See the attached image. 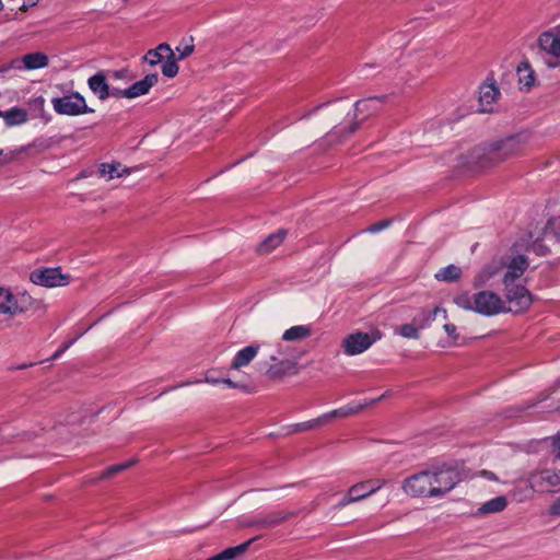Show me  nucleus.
Listing matches in <instances>:
<instances>
[{
  "label": "nucleus",
  "mask_w": 560,
  "mask_h": 560,
  "mask_svg": "<svg viewBox=\"0 0 560 560\" xmlns=\"http://www.w3.org/2000/svg\"><path fill=\"white\" fill-rule=\"evenodd\" d=\"M142 59L150 66L164 61L162 73L168 78L175 77V54L168 44L162 43L156 48L148 50Z\"/></svg>",
  "instance_id": "obj_7"
},
{
  "label": "nucleus",
  "mask_w": 560,
  "mask_h": 560,
  "mask_svg": "<svg viewBox=\"0 0 560 560\" xmlns=\"http://www.w3.org/2000/svg\"><path fill=\"white\" fill-rule=\"evenodd\" d=\"M504 296L506 312L521 313L529 308L533 303V296L527 288L520 283H512L511 285H504Z\"/></svg>",
  "instance_id": "obj_6"
},
{
  "label": "nucleus",
  "mask_w": 560,
  "mask_h": 560,
  "mask_svg": "<svg viewBox=\"0 0 560 560\" xmlns=\"http://www.w3.org/2000/svg\"><path fill=\"white\" fill-rule=\"evenodd\" d=\"M462 269L456 265H448L435 273V279L442 282H455L462 278Z\"/></svg>",
  "instance_id": "obj_31"
},
{
  "label": "nucleus",
  "mask_w": 560,
  "mask_h": 560,
  "mask_svg": "<svg viewBox=\"0 0 560 560\" xmlns=\"http://www.w3.org/2000/svg\"><path fill=\"white\" fill-rule=\"evenodd\" d=\"M357 489L351 491L350 489L348 490L347 494L337 503L336 505V509H343L345 506H347L348 504L350 503H353V502H358L357 498L359 495H357Z\"/></svg>",
  "instance_id": "obj_40"
},
{
  "label": "nucleus",
  "mask_w": 560,
  "mask_h": 560,
  "mask_svg": "<svg viewBox=\"0 0 560 560\" xmlns=\"http://www.w3.org/2000/svg\"><path fill=\"white\" fill-rule=\"evenodd\" d=\"M136 463L135 459L128 460L126 463L112 465L108 468H106L100 476V479H110L117 474L125 471L126 469L130 468Z\"/></svg>",
  "instance_id": "obj_35"
},
{
  "label": "nucleus",
  "mask_w": 560,
  "mask_h": 560,
  "mask_svg": "<svg viewBox=\"0 0 560 560\" xmlns=\"http://www.w3.org/2000/svg\"><path fill=\"white\" fill-rule=\"evenodd\" d=\"M51 104L54 110L59 115L79 116L94 113V109L88 106L85 98L79 92H72L62 97H54Z\"/></svg>",
  "instance_id": "obj_5"
},
{
  "label": "nucleus",
  "mask_w": 560,
  "mask_h": 560,
  "mask_svg": "<svg viewBox=\"0 0 560 560\" xmlns=\"http://www.w3.org/2000/svg\"><path fill=\"white\" fill-rule=\"evenodd\" d=\"M346 112L345 108H342L341 106L339 105H336V106H332L328 113H327V116L328 118L330 119V122H335L337 121L340 116Z\"/></svg>",
  "instance_id": "obj_41"
},
{
  "label": "nucleus",
  "mask_w": 560,
  "mask_h": 560,
  "mask_svg": "<svg viewBox=\"0 0 560 560\" xmlns=\"http://www.w3.org/2000/svg\"><path fill=\"white\" fill-rule=\"evenodd\" d=\"M24 69L34 70L48 66V57L43 52H31L23 56Z\"/></svg>",
  "instance_id": "obj_30"
},
{
  "label": "nucleus",
  "mask_w": 560,
  "mask_h": 560,
  "mask_svg": "<svg viewBox=\"0 0 560 560\" xmlns=\"http://www.w3.org/2000/svg\"><path fill=\"white\" fill-rule=\"evenodd\" d=\"M88 85L101 101H105L110 96V89L103 72H97L90 77L88 80Z\"/></svg>",
  "instance_id": "obj_22"
},
{
  "label": "nucleus",
  "mask_w": 560,
  "mask_h": 560,
  "mask_svg": "<svg viewBox=\"0 0 560 560\" xmlns=\"http://www.w3.org/2000/svg\"><path fill=\"white\" fill-rule=\"evenodd\" d=\"M430 471L423 470L405 479L402 489L411 497L432 498V486Z\"/></svg>",
  "instance_id": "obj_10"
},
{
  "label": "nucleus",
  "mask_w": 560,
  "mask_h": 560,
  "mask_svg": "<svg viewBox=\"0 0 560 560\" xmlns=\"http://www.w3.org/2000/svg\"><path fill=\"white\" fill-rule=\"evenodd\" d=\"M387 95L371 96L359 100L354 104V121L351 122L347 135L353 133L368 117L380 113L387 101Z\"/></svg>",
  "instance_id": "obj_4"
},
{
  "label": "nucleus",
  "mask_w": 560,
  "mask_h": 560,
  "mask_svg": "<svg viewBox=\"0 0 560 560\" xmlns=\"http://www.w3.org/2000/svg\"><path fill=\"white\" fill-rule=\"evenodd\" d=\"M338 132H341V130H334L332 135H336Z\"/></svg>",
  "instance_id": "obj_56"
},
{
  "label": "nucleus",
  "mask_w": 560,
  "mask_h": 560,
  "mask_svg": "<svg viewBox=\"0 0 560 560\" xmlns=\"http://www.w3.org/2000/svg\"><path fill=\"white\" fill-rule=\"evenodd\" d=\"M432 498H440L453 490L460 482V472L451 466L442 465L430 469Z\"/></svg>",
  "instance_id": "obj_3"
},
{
  "label": "nucleus",
  "mask_w": 560,
  "mask_h": 560,
  "mask_svg": "<svg viewBox=\"0 0 560 560\" xmlns=\"http://www.w3.org/2000/svg\"><path fill=\"white\" fill-rule=\"evenodd\" d=\"M377 480H378V479H376V480H372V481H373L372 486H377Z\"/></svg>",
  "instance_id": "obj_54"
},
{
  "label": "nucleus",
  "mask_w": 560,
  "mask_h": 560,
  "mask_svg": "<svg viewBox=\"0 0 560 560\" xmlns=\"http://www.w3.org/2000/svg\"><path fill=\"white\" fill-rule=\"evenodd\" d=\"M27 4H24L21 9L26 10L27 7H34L38 3V0H26Z\"/></svg>",
  "instance_id": "obj_53"
},
{
  "label": "nucleus",
  "mask_w": 560,
  "mask_h": 560,
  "mask_svg": "<svg viewBox=\"0 0 560 560\" xmlns=\"http://www.w3.org/2000/svg\"><path fill=\"white\" fill-rule=\"evenodd\" d=\"M282 358H290L295 361V357L292 354V349L288 346L278 345L276 351L269 353L270 361H278Z\"/></svg>",
  "instance_id": "obj_38"
},
{
  "label": "nucleus",
  "mask_w": 560,
  "mask_h": 560,
  "mask_svg": "<svg viewBox=\"0 0 560 560\" xmlns=\"http://www.w3.org/2000/svg\"><path fill=\"white\" fill-rule=\"evenodd\" d=\"M205 382L209 383V384H212V385H217V384H221L222 378H214V377H211V376H206Z\"/></svg>",
  "instance_id": "obj_51"
},
{
  "label": "nucleus",
  "mask_w": 560,
  "mask_h": 560,
  "mask_svg": "<svg viewBox=\"0 0 560 560\" xmlns=\"http://www.w3.org/2000/svg\"><path fill=\"white\" fill-rule=\"evenodd\" d=\"M382 334L378 330L372 332L357 331L348 335L342 340V349L347 355H357L368 350L375 341L380 340Z\"/></svg>",
  "instance_id": "obj_8"
},
{
  "label": "nucleus",
  "mask_w": 560,
  "mask_h": 560,
  "mask_svg": "<svg viewBox=\"0 0 560 560\" xmlns=\"http://www.w3.org/2000/svg\"><path fill=\"white\" fill-rule=\"evenodd\" d=\"M324 424H325V422H324L323 416H320L316 419L294 424L293 431L294 432L310 431V430H314Z\"/></svg>",
  "instance_id": "obj_36"
},
{
  "label": "nucleus",
  "mask_w": 560,
  "mask_h": 560,
  "mask_svg": "<svg viewBox=\"0 0 560 560\" xmlns=\"http://www.w3.org/2000/svg\"><path fill=\"white\" fill-rule=\"evenodd\" d=\"M23 68H24V61H23V57H22V58L13 59L9 65L1 67L0 72H5L9 69H19L20 70Z\"/></svg>",
  "instance_id": "obj_42"
},
{
  "label": "nucleus",
  "mask_w": 560,
  "mask_h": 560,
  "mask_svg": "<svg viewBox=\"0 0 560 560\" xmlns=\"http://www.w3.org/2000/svg\"><path fill=\"white\" fill-rule=\"evenodd\" d=\"M257 539V537H254L252 539H248L247 541L235 546L224 549L222 552L207 559V560H233L236 557L242 556L246 552V550L249 548V546Z\"/></svg>",
  "instance_id": "obj_24"
},
{
  "label": "nucleus",
  "mask_w": 560,
  "mask_h": 560,
  "mask_svg": "<svg viewBox=\"0 0 560 560\" xmlns=\"http://www.w3.org/2000/svg\"><path fill=\"white\" fill-rule=\"evenodd\" d=\"M438 317L445 320L447 319V311L443 307L435 306L432 310H421L413 318V323L419 325V328L424 329L431 326Z\"/></svg>",
  "instance_id": "obj_19"
},
{
  "label": "nucleus",
  "mask_w": 560,
  "mask_h": 560,
  "mask_svg": "<svg viewBox=\"0 0 560 560\" xmlns=\"http://www.w3.org/2000/svg\"><path fill=\"white\" fill-rule=\"evenodd\" d=\"M392 221L390 220H382V221H378L374 224H372L371 226L368 228V231L370 233H377L382 230H384L385 228H388L390 225Z\"/></svg>",
  "instance_id": "obj_43"
},
{
  "label": "nucleus",
  "mask_w": 560,
  "mask_h": 560,
  "mask_svg": "<svg viewBox=\"0 0 560 560\" xmlns=\"http://www.w3.org/2000/svg\"><path fill=\"white\" fill-rule=\"evenodd\" d=\"M124 92H125V90L113 89V91H110V96H114V97H125Z\"/></svg>",
  "instance_id": "obj_50"
},
{
  "label": "nucleus",
  "mask_w": 560,
  "mask_h": 560,
  "mask_svg": "<svg viewBox=\"0 0 560 560\" xmlns=\"http://www.w3.org/2000/svg\"><path fill=\"white\" fill-rule=\"evenodd\" d=\"M506 265L503 271L502 282L504 285L516 283L528 268V260L524 255H517L505 259Z\"/></svg>",
  "instance_id": "obj_12"
},
{
  "label": "nucleus",
  "mask_w": 560,
  "mask_h": 560,
  "mask_svg": "<svg viewBox=\"0 0 560 560\" xmlns=\"http://www.w3.org/2000/svg\"><path fill=\"white\" fill-rule=\"evenodd\" d=\"M311 335H312L311 325H298V326H293V327L287 329L282 334V340L288 341V342L301 341V340H304V339L311 337Z\"/></svg>",
  "instance_id": "obj_25"
},
{
  "label": "nucleus",
  "mask_w": 560,
  "mask_h": 560,
  "mask_svg": "<svg viewBox=\"0 0 560 560\" xmlns=\"http://www.w3.org/2000/svg\"><path fill=\"white\" fill-rule=\"evenodd\" d=\"M386 396H387L386 394H383L382 396H380L377 398L364 400V402H362V404H348L338 409L331 410V411L323 415L324 422L326 424L327 422H329L330 420L336 419V418H347L349 416L357 415L360 411H362L363 409L374 406L375 404L381 401Z\"/></svg>",
  "instance_id": "obj_13"
},
{
  "label": "nucleus",
  "mask_w": 560,
  "mask_h": 560,
  "mask_svg": "<svg viewBox=\"0 0 560 560\" xmlns=\"http://www.w3.org/2000/svg\"><path fill=\"white\" fill-rule=\"evenodd\" d=\"M2 155H3V150H2V149H0V156H2Z\"/></svg>",
  "instance_id": "obj_57"
},
{
  "label": "nucleus",
  "mask_w": 560,
  "mask_h": 560,
  "mask_svg": "<svg viewBox=\"0 0 560 560\" xmlns=\"http://www.w3.org/2000/svg\"><path fill=\"white\" fill-rule=\"evenodd\" d=\"M445 332L447 336L453 340L456 341L458 339L457 328L454 324H444L443 326Z\"/></svg>",
  "instance_id": "obj_45"
},
{
  "label": "nucleus",
  "mask_w": 560,
  "mask_h": 560,
  "mask_svg": "<svg viewBox=\"0 0 560 560\" xmlns=\"http://www.w3.org/2000/svg\"><path fill=\"white\" fill-rule=\"evenodd\" d=\"M2 115V112L0 110V116Z\"/></svg>",
  "instance_id": "obj_58"
},
{
  "label": "nucleus",
  "mask_w": 560,
  "mask_h": 560,
  "mask_svg": "<svg viewBox=\"0 0 560 560\" xmlns=\"http://www.w3.org/2000/svg\"><path fill=\"white\" fill-rule=\"evenodd\" d=\"M295 513L291 511H272L266 515H260L248 522L247 526L257 528H272L276 527L290 517L294 516Z\"/></svg>",
  "instance_id": "obj_16"
},
{
  "label": "nucleus",
  "mask_w": 560,
  "mask_h": 560,
  "mask_svg": "<svg viewBox=\"0 0 560 560\" xmlns=\"http://www.w3.org/2000/svg\"><path fill=\"white\" fill-rule=\"evenodd\" d=\"M508 505V500L504 495L495 497L488 502L483 503L478 509V514L486 515L491 513H499L503 511Z\"/></svg>",
  "instance_id": "obj_29"
},
{
  "label": "nucleus",
  "mask_w": 560,
  "mask_h": 560,
  "mask_svg": "<svg viewBox=\"0 0 560 560\" xmlns=\"http://www.w3.org/2000/svg\"><path fill=\"white\" fill-rule=\"evenodd\" d=\"M221 384H225L226 386H229L231 388H241V389L246 388L245 385H243L241 383L233 382L231 378H222Z\"/></svg>",
  "instance_id": "obj_48"
},
{
  "label": "nucleus",
  "mask_w": 560,
  "mask_h": 560,
  "mask_svg": "<svg viewBox=\"0 0 560 560\" xmlns=\"http://www.w3.org/2000/svg\"><path fill=\"white\" fill-rule=\"evenodd\" d=\"M551 454L560 459V435L550 439Z\"/></svg>",
  "instance_id": "obj_44"
},
{
  "label": "nucleus",
  "mask_w": 560,
  "mask_h": 560,
  "mask_svg": "<svg viewBox=\"0 0 560 560\" xmlns=\"http://www.w3.org/2000/svg\"><path fill=\"white\" fill-rule=\"evenodd\" d=\"M372 480H365L353 485L349 489L351 491L357 489L355 493L359 495L357 500L360 501L378 491L385 485V480H377V486H372Z\"/></svg>",
  "instance_id": "obj_27"
},
{
  "label": "nucleus",
  "mask_w": 560,
  "mask_h": 560,
  "mask_svg": "<svg viewBox=\"0 0 560 560\" xmlns=\"http://www.w3.org/2000/svg\"><path fill=\"white\" fill-rule=\"evenodd\" d=\"M454 304L465 311H471L483 316H494L506 312L504 300L493 291L481 290L474 294L460 292L453 299Z\"/></svg>",
  "instance_id": "obj_1"
},
{
  "label": "nucleus",
  "mask_w": 560,
  "mask_h": 560,
  "mask_svg": "<svg viewBox=\"0 0 560 560\" xmlns=\"http://www.w3.org/2000/svg\"><path fill=\"white\" fill-rule=\"evenodd\" d=\"M4 119L8 127L19 126L27 121V113L20 107H13L7 112H2L0 116Z\"/></svg>",
  "instance_id": "obj_28"
},
{
  "label": "nucleus",
  "mask_w": 560,
  "mask_h": 560,
  "mask_svg": "<svg viewBox=\"0 0 560 560\" xmlns=\"http://www.w3.org/2000/svg\"><path fill=\"white\" fill-rule=\"evenodd\" d=\"M550 513L552 515H560V498L557 499L550 506Z\"/></svg>",
  "instance_id": "obj_49"
},
{
  "label": "nucleus",
  "mask_w": 560,
  "mask_h": 560,
  "mask_svg": "<svg viewBox=\"0 0 560 560\" xmlns=\"http://www.w3.org/2000/svg\"><path fill=\"white\" fill-rule=\"evenodd\" d=\"M34 284L52 288L57 285H66L68 276L61 273L60 268H46L43 270H34L30 276Z\"/></svg>",
  "instance_id": "obj_11"
},
{
  "label": "nucleus",
  "mask_w": 560,
  "mask_h": 560,
  "mask_svg": "<svg viewBox=\"0 0 560 560\" xmlns=\"http://www.w3.org/2000/svg\"><path fill=\"white\" fill-rule=\"evenodd\" d=\"M25 149H26L25 147H22V148H21L20 150H18V151H11L10 153L5 154V158H4V160L1 162V164H7V163H9V162L13 161L14 159H16L18 154H19L20 152L25 151Z\"/></svg>",
  "instance_id": "obj_47"
},
{
  "label": "nucleus",
  "mask_w": 560,
  "mask_h": 560,
  "mask_svg": "<svg viewBox=\"0 0 560 560\" xmlns=\"http://www.w3.org/2000/svg\"><path fill=\"white\" fill-rule=\"evenodd\" d=\"M40 307V301L32 298L27 292H21L15 294L13 316L27 313L30 311H36Z\"/></svg>",
  "instance_id": "obj_21"
},
{
  "label": "nucleus",
  "mask_w": 560,
  "mask_h": 560,
  "mask_svg": "<svg viewBox=\"0 0 560 560\" xmlns=\"http://www.w3.org/2000/svg\"><path fill=\"white\" fill-rule=\"evenodd\" d=\"M285 235L287 232L284 230H279L278 232L270 234L257 246V252L259 254L270 253L283 242Z\"/></svg>",
  "instance_id": "obj_26"
},
{
  "label": "nucleus",
  "mask_w": 560,
  "mask_h": 560,
  "mask_svg": "<svg viewBox=\"0 0 560 560\" xmlns=\"http://www.w3.org/2000/svg\"><path fill=\"white\" fill-rule=\"evenodd\" d=\"M272 362L273 364H270L266 370V376L269 380H281L287 375L295 373L296 362L293 359L282 358Z\"/></svg>",
  "instance_id": "obj_17"
},
{
  "label": "nucleus",
  "mask_w": 560,
  "mask_h": 560,
  "mask_svg": "<svg viewBox=\"0 0 560 560\" xmlns=\"http://www.w3.org/2000/svg\"><path fill=\"white\" fill-rule=\"evenodd\" d=\"M533 249H534L536 253L541 254V255H544V254L546 253L545 247H544L541 244H537V243H535V244L533 245Z\"/></svg>",
  "instance_id": "obj_52"
},
{
  "label": "nucleus",
  "mask_w": 560,
  "mask_h": 560,
  "mask_svg": "<svg viewBox=\"0 0 560 560\" xmlns=\"http://www.w3.org/2000/svg\"><path fill=\"white\" fill-rule=\"evenodd\" d=\"M158 82V74L151 73L147 74L142 80L135 82L128 89H125V97L126 98H135L141 95H144L149 92V90Z\"/></svg>",
  "instance_id": "obj_18"
},
{
  "label": "nucleus",
  "mask_w": 560,
  "mask_h": 560,
  "mask_svg": "<svg viewBox=\"0 0 560 560\" xmlns=\"http://www.w3.org/2000/svg\"><path fill=\"white\" fill-rule=\"evenodd\" d=\"M421 328H419V325H417L416 323L404 324V325L400 326L399 332L405 338H408V339H419V337H420L419 330Z\"/></svg>",
  "instance_id": "obj_37"
},
{
  "label": "nucleus",
  "mask_w": 560,
  "mask_h": 560,
  "mask_svg": "<svg viewBox=\"0 0 560 560\" xmlns=\"http://www.w3.org/2000/svg\"><path fill=\"white\" fill-rule=\"evenodd\" d=\"M528 142L527 133H517L505 139L492 142L487 148L481 166L500 163L513 155L521 153Z\"/></svg>",
  "instance_id": "obj_2"
},
{
  "label": "nucleus",
  "mask_w": 560,
  "mask_h": 560,
  "mask_svg": "<svg viewBox=\"0 0 560 560\" xmlns=\"http://www.w3.org/2000/svg\"><path fill=\"white\" fill-rule=\"evenodd\" d=\"M182 45H183L182 49L179 47H177V52H179L177 56V60L188 57L195 49L192 37H190L187 43H185V40H183Z\"/></svg>",
  "instance_id": "obj_39"
},
{
  "label": "nucleus",
  "mask_w": 560,
  "mask_h": 560,
  "mask_svg": "<svg viewBox=\"0 0 560 560\" xmlns=\"http://www.w3.org/2000/svg\"><path fill=\"white\" fill-rule=\"evenodd\" d=\"M532 488L538 491H549L550 488L560 487V470L542 469L530 476Z\"/></svg>",
  "instance_id": "obj_15"
},
{
  "label": "nucleus",
  "mask_w": 560,
  "mask_h": 560,
  "mask_svg": "<svg viewBox=\"0 0 560 560\" xmlns=\"http://www.w3.org/2000/svg\"><path fill=\"white\" fill-rule=\"evenodd\" d=\"M500 95L498 88L494 84L485 85L481 88L479 101L482 106L491 105Z\"/></svg>",
  "instance_id": "obj_34"
},
{
  "label": "nucleus",
  "mask_w": 560,
  "mask_h": 560,
  "mask_svg": "<svg viewBox=\"0 0 560 560\" xmlns=\"http://www.w3.org/2000/svg\"><path fill=\"white\" fill-rule=\"evenodd\" d=\"M27 365L26 364H23L21 366H19V369H25Z\"/></svg>",
  "instance_id": "obj_55"
},
{
  "label": "nucleus",
  "mask_w": 560,
  "mask_h": 560,
  "mask_svg": "<svg viewBox=\"0 0 560 560\" xmlns=\"http://www.w3.org/2000/svg\"><path fill=\"white\" fill-rule=\"evenodd\" d=\"M260 346L259 345H250L247 346L240 351L236 352L234 355V359L231 363L232 370H240L246 365H248L254 358L257 355L259 351Z\"/></svg>",
  "instance_id": "obj_23"
},
{
  "label": "nucleus",
  "mask_w": 560,
  "mask_h": 560,
  "mask_svg": "<svg viewBox=\"0 0 560 560\" xmlns=\"http://www.w3.org/2000/svg\"><path fill=\"white\" fill-rule=\"evenodd\" d=\"M536 45L539 52L551 57L557 62H548L549 67H556L560 62V25L541 32L537 39Z\"/></svg>",
  "instance_id": "obj_9"
},
{
  "label": "nucleus",
  "mask_w": 560,
  "mask_h": 560,
  "mask_svg": "<svg viewBox=\"0 0 560 560\" xmlns=\"http://www.w3.org/2000/svg\"><path fill=\"white\" fill-rule=\"evenodd\" d=\"M516 73L521 91H529L535 85L536 73L528 60H524L517 66Z\"/></svg>",
  "instance_id": "obj_20"
},
{
  "label": "nucleus",
  "mask_w": 560,
  "mask_h": 560,
  "mask_svg": "<svg viewBox=\"0 0 560 560\" xmlns=\"http://www.w3.org/2000/svg\"><path fill=\"white\" fill-rule=\"evenodd\" d=\"M506 261L503 257L492 259L474 278V288H481L488 284L490 280L503 273Z\"/></svg>",
  "instance_id": "obj_14"
},
{
  "label": "nucleus",
  "mask_w": 560,
  "mask_h": 560,
  "mask_svg": "<svg viewBox=\"0 0 560 560\" xmlns=\"http://www.w3.org/2000/svg\"><path fill=\"white\" fill-rule=\"evenodd\" d=\"M77 341V338H73L69 341H67L59 350H57L52 355L51 360L58 359L68 348H70L74 342Z\"/></svg>",
  "instance_id": "obj_46"
},
{
  "label": "nucleus",
  "mask_w": 560,
  "mask_h": 560,
  "mask_svg": "<svg viewBox=\"0 0 560 560\" xmlns=\"http://www.w3.org/2000/svg\"><path fill=\"white\" fill-rule=\"evenodd\" d=\"M14 299L9 289L0 288V314L13 316Z\"/></svg>",
  "instance_id": "obj_33"
},
{
  "label": "nucleus",
  "mask_w": 560,
  "mask_h": 560,
  "mask_svg": "<svg viewBox=\"0 0 560 560\" xmlns=\"http://www.w3.org/2000/svg\"><path fill=\"white\" fill-rule=\"evenodd\" d=\"M100 175L108 179H113L115 177H121L124 175H128L130 170L127 167L121 168L120 163H104L100 166Z\"/></svg>",
  "instance_id": "obj_32"
}]
</instances>
